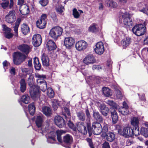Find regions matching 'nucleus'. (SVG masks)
<instances>
[{"mask_svg":"<svg viewBox=\"0 0 148 148\" xmlns=\"http://www.w3.org/2000/svg\"><path fill=\"white\" fill-rule=\"evenodd\" d=\"M65 133L62 130L57 131V139L58 141L62 144V145L67 148H71V145L73 142V138L69 134L65 135L62 139L61 135Z\"/></svg>","mask_w":148,"mask_h":148,"instance_id":"f257e3e1","label":"nucleus"},{"mask_svg":"<svg viewBox=\"0 0 148 148\" xmlns=\"http://www.w3.org/2000/svg\"><path fill=\"white\" fill-rule=\"evenodd\" d=\"M27 83L30 87L29 93L32 98H36L38 95L39 87L34 85V77L30 75L27 79Z\"/></svg>","mask_w":148,"mask_h":148,"instance_id":"f03ea898","label":"nucleus"},{"mask_svg":"<svg viewBox=\"0 0 148 148\" xmlns=\"http://www.w3.org/2000/svg\"><path fill=\"white\" fill-rule=\"evenodd\" d=\"M88 131L89 136L92 135V132L95 135H98L100 134L101 131V125L99 122H94L92 124V127H91L90 123H88L87 124Z\"/></svg>","mask_w":148,"mask_h":148,"instance_id":"7ed1b4c3","label":"nucleus"},{"mask_svg":"<svg viewBox=\"0 0 148 148\" xmlns=\"http://www.w3.org/2000/svg\"><path fill=\"white\" fill-rule=\"evenodd\" d=\"M63 31L62 28L59 26H56L50 30L49 35L51 38L56 40L62 34Z\"/></svg>","mask_w":148,"mask_h":148,"instance_id":"20e7f679","label":"nucleus"},{"mask_svg":"<svg viewBox=\"0 0 148 148\" xmlns=\"http://www.w3.org/2000/svg\"><path fill=\"white\" fill-rule=\"evenodd\" d=\"M13 62L16 65H18L22 63L26 58V56L19 52H15L13 55Z\"/></svg>","mask_w":148,"mask_h":148,"instance_id":"39448f33","label":"nucleus"},{"mask_svg":"<svg viewBox=\"0 0 148 148\" xmlns=\"http://www.w3.org/2000/svg\"><path fill=\"white\" fill-rule=\"evenodd\" d=\"M124 24L126 25L127 29H130L133 26V22L131 18V15L128 13L125 12L121 14Z\"/></svg>","mask_w":148,"mask_h":148,"instance_id":"423d86ee","label":"nucleus"},{"mask_svg":"<svg viewBox=\"0 0 148 148\" xmlns=\"http://www.w3.org/2000/svg\"><path fill=\"white\" fill-rule=\"evenodd\" d=\"M146 27L142 24L135 25L132 28V31L136 35L140 36L143 35L146 31Z\"/></svg>","mask_w":148,"mask_h":148,"instance_id":"0eeeda50","label":"nucleus"},{"mask_svg":"<svg viewBox=\"0 0 148 148\" xmlns=\"http://www.w3.org/2000/svg\"><path fill=\"white\" fill-rule=\"evenodd\" d=\"M118 132L120 135L125 137L128 136L132 137L133 136V131L131 127L129 126H127L124 128L123 131L118 130Z\"/></svg>","mask_w":148,"mask_h":148,"instance_id":"6e6552de","label":"nucleus"},{"mask_svg":"<svg viewBox=\"0 0 148 148\" xmlns=\"http://www.w3.org/2000/svg\"><path fill=\"white\" fill-rule=\"evenodd\" d=\"M56 135H57V132H55L54 131H51L49 132H48L46 135L48 143L51 144L55 143L56 141Z\"/></svg>","mask_w":148,"mask_h":148,"instance_id":"1a4fd4ad","label":"nucleus"},{"mask_svg":"<svg viewBox=\"0 0 148 148\" xmlns=\"http://www.w3.org/2000/svg\"><path fill=\"white\" fill-rule=\"evenodd\" d=\"M32 42L35 47H39L41 44L42 42L41 35L38 34L34 35L32 39Z\"/></svg>","mask_w":148,"mask_h":148,"instance_id":"9d476101","label":"nucleus"},{"mask_svg":"<svg viewBox=\"0 0 148 148\" xmlns=\"http://www.w3.org/2000/svg\"><path fill=\"white\" fill-rule=\"evenodd\" d=\"M15 12L14 10L10 11L8 14L5 16L6 21L9 23H12L16 20Z\"/></svg>","mask_w":148,"mask_h":148,"instance_id":"9b49d317","label":"nucleus"},{"mask_svg":"<svg viewBox=\"0 0 148 148\" xmlns=\"http://www.w3.org/2000/svg\"><path fill=\"white\" fill-rule=\"evenodd\" d=\"M94 50L95 52L99 55L103 54L104 51V48L102 42H100L97 43Z\"/></svg>","mask_w":148,"mask_h":148,"instance_id":"f8f14e48","label":"nucleus"},{"mask_svg":"<svg viewBox=\"0 0 148 148\" xmlns=\"http://www.w3.org/2000/svg\"><path fill=\"white\" fill-rule=\"evenodd\" d=\"M88 45L87 43L84 40H81L76 42L75 47L79 51H81L85 49Z\"/></svg>","mask_w":148,"mask_h":148,"instance_id":"ddd939ff","label":"nucleus"},{"mask_svg":"<svg viewBox=\"0 0 148 148\" xmlns=\"http://www.w3.org/2000/svg\"><path fill=\"white\" fill-rule=\"evenodd\" d=\"M54 121L55 124L59 128H62L65 124V123L63 118L59 116L55 117Z\"/></svg>","mask_w":148,"mask_h":148,"instance_id":"4468645a","label":"nucleus"},{"mask_svg":"<svg viewBox=\"0 0 148 148\" xmlns=\"http://www.w3.org/2000/svg\"><path fill=\"white\" fill-rule=\"evenodd\" d=\"M75 42V39L72 37H66L64 39V45L67 48H70L73 46Z\"/></svg>","mask_w":148,"mask_h":148,"instance_id":"2eb2a0df","label":"nucleus"},{"mask_svg":"<svg viewBox=\"0 0 148 148\" xmlns=\"http://www.w3.org/2000/svg\"><path fill=\"white\" fill-rule=\"evenodd\" d=\"M99 110L104 116H106L108 114L109 110L108 108L103 103H100L99 105Z\"/></svg>","mask_w":148,"mask_h":148,"instance_id":"dca6fc26","label":"nucleus"},{"mask_svg":"<svg viewBox=\"0 0 148 148\" xmlns=\"http://www.w3.org/2000/svg\"><path fill=\"white\" fill-rule=\"evenodd\" d=\"M95 62V60L92 55H88L84 59L83 62L86 64H93Z\"/></svg>","mask_w":148,"mask_h":148,"instance_id":"f3484780","label":"nucleus"},{"mask_svg":"<svg viewBox=\"0 0 148 148\" xmlns=\"http://www.w3.org/2000/svg\"><path fill=\"white\" fill-rule=\"evenodd\" d=\"M19 11L23 15H26L30 12L29 6L26 5H21L19 8Z\"/></svg>","mask_w":148,"mask_h":148,"instance_id":"a211bd4d","label":"nucleus"},{"mask_svg":"<svg viewBox=\"0 0 148 148\" xmlns=\"http://www.w3.org/2000/svg\"><path fill=\"white\" fill-rule=\"evenodd\" d=\"M105 136L107 141L108 142H112L115 140L116 135L114 132H109L106 133Z\"/></svg>","mask_w":148,"mask_h":148,"instance_id":"6ab92c4d","label":"nucleus"},{"mask_svg":"<svg viewBox=\"0 0 148 148\" xmlns=\"http://www.w3.org/2000/svg\"><path fill=\"white\" fill-rule=\"evenodd\" d=\"M41 60L44 66H48L49 65V60L48 56L45 53H43L41 56Z\"/></svg>","mask_w":148,"mask_h":148,"instance_id":"aec40b11","label":"nucleus"},{"mask_svg":"<svg viewBox=\"0 0 148 148\" xmlns=\"http://www.w3.org/2000/svg\"><path fill=\"white\" fill-rule=\"evenodd\" d=\"M20 84V90L22 92H24L26 90L27 84L24 78H21L19 81Z\"/></svg>","mask_w":148,"mask_h":148,"instance_id":"412c9836","label":"nucleus"},{"mask_svg":"<svg viewBox=\"0 0 148 148\" xmlns=\"http://www.w3.org/2000/svg\"><path fill=\"white\" fill-rule=\"evenodd\" d=\"M18 48L21 51L27 54H28L30 51V48L27 45L23 44L20 45Z\"/></svg>","mask_w":148,"mask_h":148,"instance_id":"4be33fe9","label":"nucleus"},{"mask_svg":"<svg viewBox=\"0 0 148 148\" xmlns=\"http://www.w3.org/2000/svg\"><path fill=\"white\" fill-rule=\"evenodd\" d=\"M0 5L4 9H5L8 7L9 9H11L13 7L14 5L13 0H10V3L8 1H7L1 3Z\"/></svg>","mask_w":148,"mask_h":148,"instance_id":"5701e85b","label":"nucleus"},{"mask_svg":"<svg viewBox=\"0 0 148 148\" xmlns=\"http://www.w3.org/2000/svg\"><path fill=\"white\" fill-rule=\"evenodd\" d=\"M47 46L48 50L51 51L55 49L57 47L56 45L53 41L49 40L47 44Z\"/></svg>","mask_w":148,"mask_h":148,"instance_id":"b1692460","label":"nucleus"},{"mask_svg":"<svg viewBox=\"0 0 148 148\" xmlns=\"http://www.w3.org/2000/svg\"><path fill=\"white\" fill-rule=\"evenodd\" d=\"M93 116L95 120L99 122H101L103 121L102 116L98 111L94 110L93 111Z\"/></svg>","mask_w":148,"mask_h":148,"instance_id":"393cba45","label":"nucleus"},{"mask_svg":"<svg viewBox=\"0 0 148 148\" xmlns=\"http://www.w3.org/2000/svg\"><path fill=\"white\" fill-rule=\"evenodd\" d=\"M50 127L48 123H46L45 125H44L42 127L39 128L38 132L41 133L42 135H44L43 134L45 132H47V133L49 132Z\"/></svg>","mask_w":148,"mask_h":148,"instance_id":"a878e982","label":"nucleus"},{"mask_svg":"<svg viewBox=\"0 0 148 148\" xmlns=\"http://www.w3.org/2000/svg\"><path fill=\"white\" fill-rule=\"evenodd\" d=\"M21 21V18H17L15 23V25L13 27L15 33V36L17 37L18 36V29L20 24Z\"/></svg>","mask_w":148,"mask_h":148,"instance_id":"bb28decb","label":"nucleus"},{"mask_svg":"<svg viewBox=\"0 0 148 148\" xmlns=\"http://www.w3.org/2000/svg\"><path fill=\"white\" fill-rule=\"evenodd\" d=\"M131 38L129 37L123 39L121 42V44L123 48H125L130 44Z\"/></svg>","mask_w":148,"mask_h":148,"instance_id":"cd10ccee","label":"nucleus"},{"mask_svg":"<svg viewBox=\"0 0 148 148\" xmlns=\"http://www.w3.org/2000/svg\"><path fill=\"white\" fill-rule=\"evenodd\" d=\"M43 122V119L42 115L37 116L35 121L36 123L37 127L39 128H41Z\"/></svg>","mask_w":148,"mask_h":148,"instance_id":"c85d7f7f","label":"nucleus"},{"mask_svg":"<svg viewBox=\"0 0 148 148\" xmlns=\"http://www.w3.org/2000/svg\"><path fill=\"white\" fill-rule=\"evenodd\" d=\"M112 110L111 111V117L112 119V123L114 124L116 123L118 120V115L115 110H114L113 111Z\"/></svg>","mask_w":148,"mask_h":148,"instance_id":"c756f323","label":"nucleus"},{"mask_svg":"<svg viewBox=\"0 0 148 148\" xmlns=\"http://www.w3.org/2000/svg\"><path fill=\"white\" fill-rule=\"evenodd\" d=\"M131 124L132 127L139 126V119L138 117H134L131 119Z\"/></svg>","mask_w":148,"mask_h":148,"instance_id":"7c9ffc66","label":"nucleus"},{"mask_svg":"<svg viewBox=\"0 0 148 148\" xmlns=\"http://www.w3.org/2000/svg\"><path fill=\"white\" fill-rule=\"evenodd\" d=\"M37 27L40 29H44L46 26L47 21H42L41 20H38L36 23Z\"/></svg>","mask_w":148,"mask_h":148,"instance_id":"2f4dec72","label":"nucleus"},{"mask_svg":"<svg viewBox=\"0 0 148 148\" xmlns=\"http://www.w3.org/2000/svg\"><path fill=\"white\" fill-rule=\"evenodd\" d=\"M21 30L23 34L26 35L29 32V28L26 24H23L21 26Z\"/></svg>","mask_w":148,"mask_h":148,"instance_id":"473e14b6","label":"nucleus"},{"mask_svg":"<svg viewBox=\"0 0 148 148\" xmlns=\"http://www.w3.org/2000/svg\"><path fill=\"white\" fill-rule=\"evenodd\" d=\"M34 68L36 70H39L41 67V65L40 63L38 58L35 57L34 58Z\"/></svg>","mask_w":148,"mask_h":148,"instance_id":"72a5a7b5","label":"nucleus"},{"mask_svg":"<svg viewBox=\"0 0 148 148\" xmlns=\"http://www.w3.org/2000/svg\"><path fill=\"white\" fill-rule=\"evenodd\" d=\"M105 3L108 6L111 8H116L117 6V3L113 0H106Z\"/></svg>","mask_w":148,"mask_h":148,"instance_id":"f704fd0d","label":"nucleus"},{"mask_svg":"<svg viewBox=\"0 0 148 148\" xmlns=\"http://www.w3.org/2000/svg\"><path fill=\"white\" fill-rule=\"evenodd\" d=\"M76 114L78 119L80 121H84L86 119V115L85 113L82 111L76 113Z\"/></svg>","mask_w":148,"mask_h":148,"instance_id":"c9c22d12","label":"nucleus"},{"mask_svg":"<svg viewBox=\"0 0 148 148\" xmlns=\"http://www.w3.org/2000/svg\"><path fill=\"white\" fill-rule=\"evenodd\" d=\"M28 109L30 114L32 115H33L35 111V107L34 102H33L29 105Z\"/></svg>","mask_w":148,"mask_h":148,"instance_id":"e433bc0d","label":"nucleus"},{"mask_svg":"<svg viewBox=\"0 0 148 148\" xmlns=\"http://www.w3.org/2000/svg\"><path fill=\"white\" fill-rule=\"evenodd\" d=\"M51 110L49 107L44 106L42 107V112L45 115L48 116L51 114Z\"/></svg>","mask_w":148,"mask_h":148,"instance_id":"4c0bfd02","label":"nucleus"},{"mask_svg":"<svg viewBox=\"0 0 148 148\" xmlns=\"http://www.w3.org/2000/svg\"><path fill=\"white\" fill-rule=\"evenodd\" d=\"M103 92L104 95L106 97H109L111 95V90L108 88H103Z\"/></svg>","mask_w":148,"mask_h":148,"instance_id":"58836bf2","label":"nucleus"},{"mask_svg":"<svg viewBox=\"0 0 148 148\" xmlns=\"http://www.w3.org/2000/svg\"><path fill=\"white\" fill-rule=\"evenodd\" d=\"M22 72L25 73L27 75H32V73H33V69L32 68H21Z\"/></svg>","mask_w":148,"mask_h":148,"instance_id":"ea45409f","label":"nucleus"},{"mask_svg":"<svg viewBox=\"0 0 148 148\" xmlns=\"http://www.w3.org/2000/svg\"><path fill=\"white\" fill-rule=\"evenodd\" d=\"M21 101L25 104H28L29 102V97L27 95H23L21 97Z\"/></svg>","mask_w":148,"mask_h":148,"instance_id":"a19ab883","label":"nucleus"},{"mask_svg":"<svg viewBox=\"0 0 148 148\" xmlns=\"http://www.w3.org/2000/svg\"><path fill=\"white\" fill-rule=\"evenodd\" d=\"M84 123H81L77 125L78 130L82 134H85L84 131H83L84 129H86V126L83 125Z\"/></svg>","mask_w":148,"mask_h":148,"instance_id":"79ce46f5","label":"nucleus"},{"mask_svg":"<svg viewBox=\"0 0 148 148\" xmlns=\"http://www.w3.org/2000/svg\"><path fill=\"white\" fill-rule=\"evenodd\" d=\"M107 103L114 109L113 110L116 109L118 106V105L113 101L108 100L107 102Z\"/></svg>","mask_w":148,"mask_h":148,"instance_id":"37998d69","label":"nucleus"},{"mask_svg":"<svg viewBox=\"0 0 148 148\" xmlns=\"http://www.w3.org/2000/svg\"><path fill=\"white\" fill-rule=\"evenodd\" d=\"M140 133L145 137H148V130L146 128L142 127L140 129Z\"/></svg>","mask_w":148,"mask_h":148,"instance_id":"c03bdc74","label":"nucleus"},{"mask_svg":"<svg viewBox=\"0 0 148 148\" xmlns=\"http://www.w3.org/2000/svg\"><path fill=\"white\" fill-rule=\"evenodd\" d=\"M119 112L123 115H127L129 114L128 108H120L119 109Z\"/></svg>","mask_w":148,"mask_h":148,"instance_id":"a18cd8bd","label":"nucleus"},{"mask_svg":"<svg viewBox=\"0 0 148 148\" xmlns=\"http://www.w3.org/2000/svg\"><path fill=\"white\" fill-rule=\"evenodd\" d=\"M52 106L54 110H57L59 106V101L56 99L52 101Z\"/></svg>","mask_w":148,"mask_h":148,"instance_id":"49530a36","label":"nucleus"},{"mask_svg":"<svg viewBox=\"0 0 148 148\" xmlns=\"http://www.w3.org/2000/svg\"><path fill=\"white\" fill-rule=\"evenodd\" d=\"M47 94L50 98H53L54 96V93L51 88H49L47 89Z\"/></svg>","mask_w":148,"mask_h":148,"instance_id":"de8ad7c7","label":"nucleus"},{"mask_svg":"<svg viewBox=\"0 0 148 148\" xmlns=\"http://www.w3.org/2000/svg\"><path fill=\"white\" fill-rule=\"evenodd\" d=\"M108 124L105 123H104L103 124V127H101V132H102L104 134H105L106 133H107L108 132Z\"/></svg>","mask_w":148,"mask_h":148,"instance_id":"09e8293b","label":"nucleus"},{"mask_svg":"<svg viewBox=\"0 0 148 148\" xmlns=\"http://www.w3.org/2000/svg\"><path fill=\"white\" fill-rule=\"evenodd\" d=\"M132 131H133V136L135 135V136H136L140 134V132L139 130V126L136 127H133Z\"/></svg>","mask_w":148,"mask_h":148,"instance_id":"8fccbe9b","label":"nucleus"},{"mask_svg":"<svg viewBox=\"0 0 148 148\" xmlns=\"http://www.w3.org/2000/svg\"><path fill=\"white\" fill-rule=\"evenodd\" d=\"M56 11L59 14L62 13L63 12L64 9V7L62 6L61 5H56Z\"/></svg>","mask_w":148,"mask_h":148,"instance_id":"3c124183","label":"nucleus"},{"mask_svg":"<svg viewBox=\"0 0 148 148\" xmlns=\"http://www.w3.org/2000/svg\"><path fill=\"white\" fill-rule=\"evenodd\" d=\"M38 87V86H37ZM39 87V89L40 88L41 90L44 92L47 89V84L46 81L43 83V84H42L39 87Z\"/></svg>","mask_w":148,"mask_h":148,"instance_id":"603ef678","label":"nucleus"},{"mask_svg":"<svg viewBox=\"0 0 148 148\" xmlns=\"http://www.w3.org/2000/svg\"><path fill=\"white\" fill-rule=\"evenodd\" d=\"M67 124L68 126L71 129H72L73 131H75L76 130V128L75 127V125L71 121H69Z\"/></svg>","mask_w":148,"mask_h":148,"instance_id":"864d4df0","label":"nucleus"},{"mask_svg":"<svg viewBox=\"0 0 148 148\" xmlns=\"http://www.w3.org/2000/svg\"><path fill=\"white\" fill-rule=\"evenodd\" d=\"M73 15L75 18H78L79 17V14L76 8H74L73 10Z\"/></svg>","mask_w":148,"mask_h":148,"instance_id":"5fc2aeb1","label":"nucleus"},{"mask_svg":"<svg viewBox=\"0 0 148 148\" xmlns=\"http://www.w3.org/2000/svg\"><path fill=\"white\" fill-rule=\"evenodd\" d=\"M89 30L92 32H96L97 30V29L95 27V23L93 24L89 28Z\"/></svg>","mask_w":148,"mask_h":148,"instance_id":"6e6d98bb","label":"nucleus"},{"mask_svg":"<svg viewBox=\"0 0 148 148\" xmlns=\"http://www.w3.org/2000/svg\"><path fill=\"white\" fill-rule=\"evenodd\" d=\"M10 32H5L4 33V36L6 38L10 39L13 37V34Z\"/></svg>","mask_w":148,"mask_h":148,"instance_id":"4d7b16f0","label":"nucleus"},{"mask_svg":"<svg viewBox=\"0 0 148 148\" xmlns=\"http://www.w3.org/2000/svg\"><path fill=\"white\" fill-rule=\"evenodd\" d=\"M45 81L43 79H38L37 80V83L38 85V86L39 87L40 85H41L42 84L45 82Z\"/></svg>","mask_w":148,"mask_h":148,"instance_id":"13d9d810","label":"nucleus"},{"mask_svg":"<svg viewBox=\"0 0 148 148\" xmlns=\"http://www.w3.org/2000/svg\"><path fill=\"white\" fill-rule=\"evenodd\" d=\"M48 3V0H40L39 1L40 3L43 6L46 5Z\"/></svg>","mask_w":148,"mask_h":148,"instance_id":"bf43d9fd","label":"nucleus"},{"mask_svg":"<svg viewBox=\"0 0 148 148\" xmlns=\"http://www.w3.org/2000/svg\"><path fill=\"white\" fill-rule=\"evenodd\" d=\"M88 143V145L91 148H95L93 146V144L92 141V139L90 138H88L86 140Z\"/></svg>","mask_w":148,"mask_h":148,"instance_id":"052dcab7","label":"nucleus"},{"mask_svg":"<svg viewBox=\"0 0 148 148\" xmlns=\"http://www.w3.org/2000/svg\"><path fill=\"white\" fill-rule=\"evenodd\" d=\"M117 98L119 99H122V95L121 92L119 90L116 91V92Z\"/></svg>","mask_w":148,"mask_h":148,"instance_id":"680f3d73","label":"nucleus"},{"mask_svg":"<svg viewBox=\"0 0 148 148\" xmlns=\"http://www.w3.org/2000/svg\"><path fill=\"white\" fill-rule=\"evenodd\" d=\"M3 28V30L5 32H10L11 31V29L7 27L5 25H2Z\"/></svg>","mask_w":148,"mask_h":148,"instance_id":"e2e57ef3","label":"nucleus"},{"mask_svg":"<svg viewBox=\"0 0 148 148\" xmlns=\"http://www.w3.org/2000/svg\"><path fill=\"white\" fill-rule=\"evenodd\" d=\"M47 15L45 14H42L40 17V20L42 21H47L46 20L47 19Z\"/></svg>","mask_w":148,"mask_h":148,"instance_id":"0e129e2a","label":"nucleus"},{"mask_svg":"<svg viewBox=\"0 0 148 148\" xmlns=\"http://www.w3.org/2000/svg\"><path fill=\"white\" fill-rule=\"evenodd\" d=\"M10 73L13 75H14L16 74L15 68L14 67H12L9 71Z\"/></svg>","mask_w":148,"mask_h":148,"instance_id":"69168bd1","label":"nucleus"},{"mask_svg":"<svg viewBox=\"0 0 148 148\" xmlns=\"http://www.w3.org/2000/svg\"><path fill=\"white\" fill-rule=\"evenodd\" d=\"M102 147L103 148H110V145L109 143L105 141L103 144Z\"/></svg>","mask_w":148,"mask_h":148,"instance_id":"338daca9","label":"nucleus"},{"mask_svg":"<svg viewBox=\"0 0 148 148\" xmlns=\"http://www.w3.org/2000/svg\"><path fill=\"white\" fill-rule=\"evenodd\" d=\"M85 113L88 119H90L91 116L89 110L87 108L85 110Z\"/></svg>","mask_w":148,"mask_h":148,"instance_id":"774afa93","label":"nucleus"}]
</instances>
